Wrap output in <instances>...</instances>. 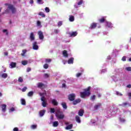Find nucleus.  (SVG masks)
Segmentation results:
<instances>
[{
    "label": "nucleus",
    "instance_id": "nucleus-16",
    "mask_svg": "<svg viewBox=\"0 0 131 131\" xmlns=\"http://www.w3.org/2000/svg\"><path fill=\"white\" fill-rule=\"evenodd\" d=\"M84 113V111L83 110H80L78 112L79 116L82 117L83 116V114Z\"/></svg>",
    "mask_w": 131,
    "mask_h": 131
},
{
    "label": "nucleus",
    "instance_id": "nucleus-54",
    "mask_svg": "<svg viewBox=\"0 0 131 131\" xmlns=\"http://www.w3.org/2000/svg\"><path fill=\"white\" fill-rule=\"evenodd\" d=\"M31 71V68H28L27 69V72H30Z\"/></svg>",
    "mask_w": 131,
    "mask_h": 131
},
{
    "label": "nucleus",
    "instance_id": "nucleus-7",
    "mask_svg": "<svg viewBox=\"0 0 131 131\" xmlns=\"http://www.w3.org/2000/svg\"><path fill=\"white\" fill-rule=\"evenodd\" d=\"M77 34H78V33L77 31L69 33L70 37H75V36H76V35H77Z\"/></svg>",
    "mask_w": 131,
    "mask_h": 131
},
{
    "label": "nucleus",
    "instance_id": "nucleus-18",
    "mask_svg": "<svg viewBox=\"0 0 131 131\" xmlns=\"http://www.w3.org/2000/svg\"><path fill=\"white\" fill-rule=\"evenodd\" d=\"M101 106H102V104L101 103H98L97 104H96L94 106V109L95 110H98V109H99V108H100V107H101Z\"/></svg>",
    "mask_w": 131,
    "mask_h": 131
},
{
    "label": "nucleus",
    "instance_id": "nucleus-36",
    "mask_svg": "<svg viewBox=\"0 0 131 131\" xmlns=\"http://www.w3.org/2000/svg\"><path fill=\"white\" fill-rule=\"evenodd\" d=\"M37 26L38 27H41V23H40V21L38 20L37 21Z\"/></svg>",
    "mask_w": 131,
    "mask_h": 131
},
{
    "label": "nucleus",
    "instance_id": "nucleus-47",
    "mask_svg": "<svg viewBox=\"0 0 131 131\" xmlns=\"http://www.w3.org/2000/svg\"><path fill=\"white\" fill-rule=\"evenodd\" d=\"M44 77H45V78H49V77H50V75H49L48 74H45Z\"/></svg>",
    "mask_w": 131,
    "mask_h": 131
},
{
    "label": "nucleus",
    "instance_id": "nucleus-32",
    "mask_svg": "<svg viewBox=\"0 0 131 131\" xmlns=\"http://www.w3.org/2000/svg\"><path fill=\"white\" fill-rule=\"evenodd\" d=\"M69 20H70L71 22H73V21H74V16L71 15V16L70 17V18H69Z\"/></svg>",
    "mask_w": 131,
    "mask_h": 131
},
{
    "label": "nucleus",
    "instance_id": "nucleus-9",
    "mask_svg": "<svg viewBox=\"0 0 131 131\" xmlns=\"http://www.w3.org/2000/svg\"><path fill=\"white\" fill-rule=\"evenodd\" d=\"M119 106H122V107H126V106H128V107H131V103L124 102L122 104H119Z\"/></svg>",
    "mask_w": 131,
    "mask_h": 131
},
{
    "label": "nucleus",
    "instance_id": "nucleus-60",
    "mask_svg": "<svg viewBox=\"0 0 131 131\" xmlns=\"http://www.w3.org/2000/svg\"><path fill=\"white\" fill-rule=\"evenodd\" d=\"M10 5H12V4H8V3H6L5 4V6H8V8H9V6H10Z\"/></svg>",
    "mask_w": 131,
    "mask_h": 131
},
{
    "label": "nucleus",
    "instance_id": "nucleus-33",
    "mask_svg": "<svg viewBox=\"0 0 131 131\" xmlns=\"http://www.w3.org/2000/svg\"><path fill=\"white\" fill-rule=\"evenodd\" d=\"M3 78H7L8 77V74L7 73H4L2 75Z\"/></svg>",
    "mask_w": 131,
    "mask_h": 131
},
{
    "label": "nucleus",
    "instance_id": "nucleus-30",
    "mask_svg": "<svg viewBox=\"0 0 131 131\" xmlns=\"http://www.w3.org/2000/svg\"><path fill=\"white\" fill-rule=\"evenodd\" d=\"M22 52H23V53H21V55L23 57H24V56H25V54H26V53H27V50H26V49L23 50Z\"/></svg>",
    "mask_w": 131,
    "mask_h": 131
},
{
    "label": "nucleus",
    "instance_id": "nucleus-64",
    "mask_svg": "<svg viewBox=\"0 0 131 131\" xmlns=\"http://www.w3.org/2000/svg\"><path fill=\"white\" fill-rule=\"evenodd\" d=\"M128 97H131V93H128Z\"/></svg>",
    "mask_w": 131,
    "mask_h": 131
},
{
    "label": "nucleus",
    "instance_id": "nucleus-40",
    "mask_svg": "<svg viewBox=\"0 0 131 131\" xmlns=\"http://www.w3.org/2000/svg\"><path fill=\"white\" fill-rule=\"evenodd\" d=\"M37 3L39 5L43 4V2H42V0H37Z\"/></svg>",
    "mask_w": 131,
    "mask_h": 131
},
{
    "label": "nucleus",
    "instance_id": "nucleus-2",
    "mask_svg": "<svg viewBox=\"0 0 131 131\" xmlns=\"http://www.w3.org/2000/svg\"><path fill=\"white\" fill-rule=\"evenodd\" d=\"M8 9H6L5 11V12H3L2 14L4 15V14H9L10 13V10L11 11V12L12 14H15L16 13V8L13 5H9V7H8Z\"/></svg>",
    "mask_w": 131,
    "mask_h": 131
},
{
    "label": "nucleus",
    "instance_id": "nucleus-55",
    "mask_svg": "<svg viewBox=\"0 0 131 131\" xmlns=\"http://www.w3.org/2000/svg\"><path fill=\"white\" fill-rule=\"evenodd\" d=\"M13 131H19V129L18 128V127H14L13 128Z\"/></svg>",
    "mask_w": 131,
    "mask_h": 131
},
{
    "label": "nucleus",
    "instance_id": "nucleus-41",
    "mask_svg": "<svg viewBox=\"0 0 131 131\" xmlns=\"http://www.w3.org/2000/svg\"><path fill=\"white\" fill-rule=\"evenodd\" d=\"M45 61H46V63H51V62H52V59H46Z\"/></svg>",
    "mask_w": 131,
    "mask_h": 131
},
{
    "label": "nucleus",
    "instance_id": "nucleus-50",
    "mask_svg": "<svg viewBox=\"0 0 131 131\" xmlns=\"http://www.w3.org/2000/svg\"><path fill=\"white\" fill-rule=\"evenodd\" d=\"M26 90H27V87L25 86L21 89V91L22 92H26Z\"/></svg>",
    "mask_w": 131,
    "mask_h": 131
},
{
    "label": "nucleus",
    "instance_id": "nucleus-8",
    "mask_svg": "<svg viewBox=\"0 0 131 131\" xmlns=\"http://www.w3.org/2000/svg\"><path fill=\"white\" fill-rule=\"evenodd\" d=\"M33 49L36 51L38 50V45H37V42L34 41L33 43Z\"/></svg>",
    "mask_w": 131,
    "mask_h": 131
},
{
    "label": "nucleus",
    "instance_id": "nucleus-57",
    "mask_svg": "<svg viewBox=\"0 0 131 131\" xmlns=\"http://www.w3.org/2000/svg\"><path fill=\"white\" fill-rule=\"evenodd\" d=\"M39 95H40L41 97H45L43 93H39Z\"/></svg>",
    "mask_w": 131,
    "mask_h": 131
},
{
    "label": "nucleus",
    "instance_id": "nucleus-38",
    "mask_svg": "<svg viewBox=\"0 0 131 131\" xmlns=\"http://www.w3.org/2000/svg\"><path fill=\"white\" fill-rule=\"evenodd\" d=\"M48 68H49V64L47 63H45L43 65V69H48Z\"/></svg>",
    "mask_w": 131,
    "mask_h": 131
},
{
    "label": "nucleus",
    "instance_id": "nucleus-12",
    "mask_svg": "<svg viewBox=\"0 0 131 131\" xmlns=\"http://www.w3.org/2000/svg\"><path fill=\"white\" fill-rule=\"evenodd\" d=\"M105 26L110 28H112V27H113V26L112 25V23L109 21H105Z\"/></svg>",
    "mask_w": 131,
    "mask_h": 131
},
{
    "label": "nucleus",
    "instance_id": "nucleus-28",
    "mask_svg": "<svg viewBox=\"0 0 131 131\" xmlns=\"http://www.w3.org/2000/svg\"><path fill=\"white\" fill-rule=\"evenodd\" d=\"M38 15L39 16H41L42 18H45V17H46V14H45L42 12H39Z\"/></svg>",
    "mask_w": 131,
    "mask_h": 131
},
{
    "label": "nucleus",
    "instance_id": "nucleus-15",
    "mask_svg": "<svg viewBox=\"0 0 131 131\" xmlns=\"http://www.w3.org/2000/svg\"><path fill=\"white\" fill-rule=\"evenodd\" d=\"M9 66H11L10 68H15L16 66H17V63L16 62H11Z\"/></svg>",
    "mask_w": 131,
    "mask_h": 131
},
{
    "label": "nucleus",
    "instance_id": "nucleus-13",
    "mask_svg": "<svg viewBox=\"0 0 131 131\" xmlns=\"http://www.w3.org/2000/svg\"><path fill=\"white\" fill-rule=\"evenodd\" d=\"M97 25H98L97 23H93L91 24L90 29H95V28H96V27H97Z\"/></svg>",
    "mask_w": 131,
    "mask_h": 131
},
{
    "label": "nucleus",
    "instance_id": "nucleus-6",
    "mask_svg": "<svg viewBox=\"0 0 131 131\" xmlns=\"http://www.w3.org/2000/svg\"><path fill=\"white\" fill-rule=\"evenodd\" d=\"M38 35L39 36V39H40L41 40H42V39H43V38H45V36H43V33L41 31H39L38 32Z\"/></svg>",
    "mask_w": 131,
    "mask_h": 131
},
{
    "label": "nucleus",
    "instance_id": "nucleus-31",
    "mask_svg": "<svg viewBox=\"0 0 131 131\" xmlns=\"http://www.w3.org/2000/svg\"><path fill=\"white\" fill-rule=\"evenodd\" d=\"M33 94L34 93L33 91H30L28 93L27 95L28 97H32V96H33Z\"/></svg>",
    "mask_w": 131,
    "mask_h": 131
},
{
    "label": "nucleus",
    "instance_id": "nucleus-4",
    "mask_svg": "<svg viewBox=\"0 0 131 131\" xmlns=\"http://www.w3.org/2000/svg\"><path fill=\"white\" fill-rule=\"evenodd\" d=\"M75 94L74 93H72L71 94H69L68 96V100H69V101H71V102L74 101V100H75Z\"/></svg>",
    "mask_w": 131,
    "mask_h": 131
},
{
    "label": "nucleus",
    "instance_id": "nucleus-51",
    "mask_svg": "<svg viewBox=\"0 0 131 131\" xmlns=\"http://www.w3.org/2000/svg\"><path fill=\"white\" fill-rule=\"evenodd\" d=\"M126 70H127V71H131V67H126Z\"/></svg>",
    "mask_w": 131,
    "mask_h": 131
},
{
    "label": "nucleus",
    "instance_id": "nucleus-14",
    "mask_svg": "<svg viewBox=\"0 0 131 131\" xmlns=\"http://www.w3.org/2000/svg\"><path fill=\"white\" fill-rule=\"evenodd\" d=\"M45 113H46V110H42L40 111L39 112L40 117H42L45 115Z\"/></svg>",
    "mask_w": 131,
    "mask_h": 131
},
{
    "label": "nucleus",
    "instance_id": "nucleus-22",
    "mask_svg": "<svg viewBox=\"0 0 131 131\" xmlns=\"http://www.w3.org/2000/svg\"><path fill=\"white\" fill-rule=\"evenodd\" d=\"M2 111L3 112H6V110L7 109V105H6V104H2Z\"/></svg>",
    "mask_w": 131,
    "mask_h": 131
},
{
    "label": "nucleus",
    "instance_id": "nucleus-63",
    "mask_svg": "<svg viewBox=\"0 0 131 131\" xmlns=\"http://www.w3.org/2000/svg\"><path fill=\"white\" fill-rule=\"evenodd\" d=\"M8 52H5L4 53L5 56H8Z\"/></svg>",
    "mask_w": 131,
    "mask_h": 131
},
{
    "label": "nucleus",
    "instance_id": "nucleus-10",
    "mask_svg": "<svg viewBox=\"0 0 131 131\" xmlns=\"http://www.w3.org/2000/svg\"><path fill=\"white\" fill-rule=\"evenodd\" d=\"M30 39L31 41H33L35 39V36H34V33L33 32H31L30 35Z\"/></svg>",
    "mask_w": 131,
    "mask_h": 131
},
{
    "label": "nucleus",
    "instance_id": "nucleus-27",
    "mask_svg": "<svg viewBox=\"0 0 131 131\" xmlns=\"http://www.w3.org/2000/svg\"><path fill=\"white\" fill-rule=\"evenodd\" d=\"M61 105L62 106L63 109H67V104H66V102L61 103Z\"/></svg>",
    "mask_w": 131,
    "mask_h": 131
},
{
    "label": "nucleus",
    "instance_id": "nucleus-17",
    "mask_svg": "<svg viewBox=\"0 0 131 131\" xmlns=\"http://www.w3.org/2000/svg\"><path fill=\"white\" fill-rule=\"evenodd\" d=\"M99 21L100 23H104V22H106V17H102L101 18L99 19Z\"/></svg>",
    "mask_w": 131,
    "mask_h": 131
},
{
    "label": "nucleus",
    "instance_id": "nucleus-44",
    "mask_svg": "<svg viewBox=\"0 0 131 131\" xmlns=\"http://www.w3.org/2000/svg\"><path fill=\"white\" fill-rule=\"evenodd\" d=\"M50 113H55V108H50Z\"/></svg>",
    "mask_w": 131,
    "mask_h": 131
},
{
    "label": "nucleus",
    "instance_id": "nucleus-25",
    "mask_svg": "<svg viewBox=\"0 0 131 131\" xmlns=\"http://www.w3.org/2000/svg\"><path fill=\"white\" fill-rule=\"evenodd\" d=\"M59 125V122L58 121H54L53 123L54 127H57Z\"/></svg>",
    "mask_w": 131,
    "mask_h": 131
},
{
    "label": "nucleus",
    "instance_id": "nucleus-21",
    "mask_svg": "<svg viewBox=\"0 0 131 131\" xmlns=\"http://www.w3.org/2000/svg\"><path fill=\"white\" fill-rule=\"evenodd\" d=\"M62 55L66 58H68V53H67V51L64 50L62 51Z\"/></svg>",
    "mask_w": 131,
    "mask_h": 131
},
{
    "label": "nucleus",
    "instance_id": "nucleus-35",
    "mask_svg": "<svg viewBox=\"0 0 131 131\" xmlns=\"http://www.w3.org/2000/svg\"><path fill=\"white\" fill-rule=\"evenodd\" d=\"M37 127V125H32L31 126V128L32 129H35Z\"/></svg>",
    "mask_w": 131,
    "mask_h": 131
},
{
    "label": "nucleus",
    "instance_id": "nucleus-45",
    "mask_svg": "<svg viewBox=\"0 0 131 131\" xmlns=\"http://www.w3.org/2000/svg\"><path fill=\"white\" fill-rule=\"evenodd\" d=\"M62 25H63V23L62 21H59L58 23V27H60V26H62Z\"/></svg>",
    "mask_w": 131,
    "mask_h": 131
},
{
    "label": "nucleus",
    "instance_id": "nucleus-52",
    "mask_svg": "<svg viewBox=\"0 0 131 131\" xmlns=\"http://www.w3.org/2000/svg\"><path fill=\"white\" fill-rule=\"evenodd\" d=\"M81 74H82L81 73H78L76 74L77 77H79L80 76H81Z\"/></svg>",
    "mask_w": 131,
    "mask_h": 131
},
{
    "label": "nucleus",
    "instance_id": "nucleus-5",
    "mask_svg": "<svg viewBox=\"0 0 131 131\" xmlns=\"http://www.w3.org/2000/svg\"><path fill=\"white\" fill-rule=\"evenodd\" d=\"M41 101H42V107H47L48 103H47V100H46V98L45 96H43L41 98Z\"/></svg>",
    "mask_w": 131,
    "mask_h": 131
},
{
    "label": "nucleus",
    "instance_id": "nucleus-59",
    "mask_svg": "<svg viewBox=\"0 0 131 131\" xmlns=\"http://www.w3.org/2000/svg\"><path fill=\"white\" fill-rule=\"evenodd\" d=\"M33 3H34L33 0L30 1V4H31V5H32V4H33Z\"/></svg>",
    "mask_w": 131,
    "mask_h": 131
},
{
    "label": "nucleus",
    "instance_id": "nucleus-48",
    "mask_svg": "<svg viewBox=\"0 0 131 131\" xmlns=\"http://www.w3.org/2000/svg\"><path fill=\"white\" fill-rule=\"evenodd\" d=\"M45 11H46V13H49V12H50V8H49L48 7H46Z\"/></svg>",
    "mask_w": 131,
    "mask_h": 131
},
{
    "label": "nucleus",
    "instance_id": "nucleus-53",
    "mask_svg": "<svg viewBox=\"0 0 131 131\" xmlns=\"http://www.w3.org/2000/svg\"><path fill=\"white\" fill-rule=\"evenodd\" d=\"M122 61H126V57L125 56H123L122 58Z\"/></svg>",
    "mask_w": 131,
    "mask_h": 131
},
{
    "label": "nucleus",
    "instance_id": "nucleus-20",
    "mask_svg": "<svg viewBox=\"0 0 131 131\" xmlns=\"http://www.w3.org/2000/svg\"><path fill=\"white\" fill-rule=\"evenodd\" d=\"M74 61V58L72 57V58L69 59V60L68 61V64H73Z\"/></svg>",
    "mask_w": 131,
    "mask_h": 131
},
{
    "label": "nucleus",
    "instance_id": "nucleus-37",
    "mask_svg": "<svg viewBox=\"0 0 131 131\" xmlns=\"http://www.w3.org/2000/svg\"><path fill=\"white\" fill-rule=\"evenodd\" d=\"M90 100L92 101H94V100H96V95H93L91 97Z\"/></svg>",
    "mask_w": 131,
    "mask_h": 131
},
{
    "label": "nucleus",
    "instance_id": "nucleus-11",
    "mask_svg": "<svg viewBox=\"0 0 131 131\" xmlns=\"http://www.w3.org/2000/svg\"><path fill=\"white\" fill-rule=\"evenodd\" d=\"M80 102H81V100H80V99H77L73 101V105H77V104L80 103Z\"/></svg>",
    "mask_w": 131,
    "mask_h": 131
},
{
    "label": "nucleus",
    "instance_id": "nucleus-1",
    "mask_svg": "<svg viewBox=\"0 0 131 131\" xmlns=\"http://www.w3.org/2000/svg\"><path fill=\"white\" fill-rule=\"evenodd\" d=\"M91 95V86L84 90V92H80L81 98H84L85 97H89Z\"/></svg>",
    "mask_w": 131,
    "mask_h": 131
},
{
    "label": "nucleus",
    "instance_id": "nucleus-42",
    "mask_svg": "<svg viewBox=\"0 0 131 131\" xmlns=\"http://www.w3.org/2000/svg\"><path fill=\"white\" fill-rule=\"evenodd\" d=\"M83 3V0H80L77 4L78 6H80V5H82Z\"/></svg>",
    "mask_w": 131,
    "mask_h": 131
},
{
    "label": "nucleus",
    "instance_id": "nucleus-62",
    "mask_svg": "<svg viewBox=\"0 0 131 131\" xmlns=\"http://www.w3.org/2000/svg\"><path fill=\"white\" fill-rule=\"evenodd\" d=\"M127 88H128L129 89H130V88H131V85H130V84L127 85Z\"/></svg>",
    "mask_w": 131,
    "mask_h": 131
},
{
    "label": "nucleus",
    "instance_id": "nucleus-58",
    "mask_svg": "<svg viewBox=\"0 0 131 131\" xmlns=\"http://www.w3.org/2000/svg\"><path fill=\"white\" fill-rule=\"evenodd\" d=\"M62 88H66V84L65 83H63L62 85Z\"/></svg>",
    "mask_w": 131,
    "mask_h": 131
},
{
    "label": "nucleus",
    "instance_id": "nucleus-34",
    "mask_svg": "<svg viewBox=\"0 0 131 131\" xmlns=\"http://www.w3.org/2000/svg\"><path fill=\"white\" fill-rule=\"evenodd\" d=\"M28 63V61L27 60H24L21 61V64L24 66L27 65Z\"/></svg>",
    "mask_w": 131,
    "mask_h": 131
},
{
    "label": "nucleus",
    "instance_id": "nucleus-26",
    "mask_svg": "<svg viewBox=\"0 0 131 131\" xmlns=\"http://www.w3.org/2000/svg\"><path fill=\"white\" fill-rule=\"evenodd\" d=\"M72 127H73V124H70L66 127V129H67V130L71 129V128H72Z\"/></svg>",
    "mask_w": 131,
    "mask_h": 131
},
{
    "label": "nucleus",
    "instance_id": "nucleus-3",
    "mask_svg": "<svg viewBox=\"0 0 131 131\" xmlns=\"http://www.w3.org/2000/svg\"><path fill=\"white\" fill-rule=\"evenodd\" d=\"M56 112L55 116L57 117V119H64L65 115L63 114V112L61 111V109L58 108L56 110Z\"/></svg>",
    "mask_w": 131,
    "mask_h": 131
},
{
    "label": "nucleus",
    "instance_id": "nucleus-61",
    "mask_svg": "<svg viewBox=\"0 0 131 131\" xmlns=\"http://www.w3.org/2000/svg\"><path fill=\"white\" fill-rule=\"evenodd\" d=\"M50 119H51V120H53L54 119V116H51V118H50Z\"/></svg>",
    "mask_w": 131,
    "mask_h": 131
},
{
    "label": "nucleus",
    "instance_id": "nucleus-56",
    "mask_svg": "<svg viewBox=\"0 0 131 131\" xmlns=\"http://www.w3.org/2000/svg\"><path fill=\"white\" fill-rule=\"evenodd\" d=\"M54 33H55L56 34H58V30H57V29L54 30Z\"/></svg>",
    "mask_w": 131,
    "mask_h": 131
},
{
    "label": "nucleus",
    "instance_id": "nucleus-39",
    "mask_svg": "<svg viewBox=\"0 0 131 131\" xmlns=\"http://www.w3.org/2000/svg\"><path fill=\"white\" fill-rule=\"evenodd\" d=\"M18 82H23V78L21 77H19L18 79Z\"/></svg>",
    "mask_w": 131,
    "mask_h": 131
},
{
    "label": "nucleus",
    "instance_id": "nucleus-24",
    "mask_svg": "<svg viewBox=\"0 0 131 131\" xmlns=\"http://www.w3.org/2000/svg\"><path fill=\"white\" fill-rule=\"evenodd\" d=\"M76 121L78 123H80V122H81V121L80 120V117H79V116H76Z\"/></svg>",
    "mask_w": 131,
    "mask_h": 131
},
{
    "label": "nucleus",
    "instance_id": "nucleus-29",
    "mask_svg": "<svg viewBox=\"0 0 131 131\" xmlns=\"http://www.w3.org/2000/svg\"><path fill=\"white\" fill-rule=\"evenodd\" d=\"M21 105H24V106H25L26 105V101L24 99H21Z\"/></svg>",
    "mask_w": 131,
    "mask_h": 131
},
{
    "label": "nucleus",
    "instance_id": "nucleus-23",
    "mask_svg": "<svg viewBox=\"0 0 131 131\" xmlns=\"http://www.w3.org/2000/svg\"><path fill=\"white\" fill-rule=\"evenodd\" d=\"M42 86H45V84L42 83V82L38 83L37 88L40 89L41 88H42Z\"/></svg>",
    "mask_w": 131,
    "mask_h": 131
},
{
    "label": "nucleus",
    "instance_id": "nucleus-46",
    "mask_svg": "<svg viewBox=\"0 0 131 131\" xmlns=\"http://www.w3.org/2000/svg\"><path fill=\"white\" fill-rule=\"evenodd\" d=\"M116 94L117 96H122V94L119 93V92H118V91H117L116 92Z\"/></svg>",
    "mask_w": 131,
    "mask_h": 131
},
{
    "label": "nucleus",
    "instance_id": "nucleus-49",
    "mask_svg": "<svg viewBox=\"0 0 131 131\" xmlns=\"http://www.w3.org/2000/svg\"><path fill=\"white\" fill-rule=\"evenodd\" d=\"M13 111H15V108L13 107L9 110V112H13Z\"/></svg>",
    "mask_w": 131,
    "mask_h": 131
},
{
    "label": "nucleus",
    "instance_id": "nucleus-19",
    "mask_svg": "<svg viewBox=\"0 0 131 131\" xmlns=\"http://www.w3.org/2000/svg\"><path fill=\"white\" fill-rule=\"evenodd\" d=\"M52 103L53 104V105H54V106H58V102L55 99H52Z\"/></svg>",
    "mask_w": 131,
    "mask_h": 131
},
{
    "label": "nucleus",
    "instance_id": "nucleus-43",
    "mask_svg": "<svg viewBox=\"0 0 131 131\" xmlns=\"http://www.w3.org/2000/svg\"><path fill=\"white\" fill-rule=\"evenodd\" d=\"M3 32H4V33H6V35H9V32H8V30L7 29L3 30Z\"/></svg>",
    "mask_w": 131,
    "mask_h": 131
}]
</instances>
